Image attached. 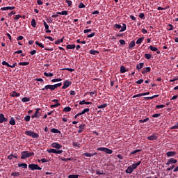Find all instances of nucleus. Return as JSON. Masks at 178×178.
<instances>
[{"label": "nucleus", "mask_w": 178, "mask_h": 178, "mask_svg": "<svg viewBox=\"0 0 178 178\" xmlns=\"http://www.w3.org/2000/svg\"><path fill=\"white\" fill-rule=\"evenodd\" d=\"M47 151L49 154H56V149H47Z\"/></svg>", "instance_id": "obj_26"}, {"label": "nucleus", "mask_w": 178, "mask_h": 178, "mask_svg": "<svg viewBox=\"0 0 178 178\" xmlns=\"http://www.w3.org/2000/svg\"><path fill=\"white\" fill-rule=\"evenodd\" d=\"M134 170H133L132 167L131 165H129L125 170V173H129V175H131V173H133Z\"/></svg>", "instance_id": "obj_16"}, {"label": "nucleus", "mask_w": 178, "mask_h": 178, "mask_svg": "<svg viewBox=\"0 0 178 178\" xmlns=\"http://www.w3.org/2000/svg\"><path fill=\"white\" fill-rule=\"evenodd\" d=\"M120 73H126V72H129V70L126 69L124 66H121L120 70Z\"/></svg>", "instance_id": "obj_21"}, {"label": "nucleus", "mask_w": 178, "mask_h": 178, "mask_svg": "<svg viewBox=\"0 0 178 178\" xmlns=\"http://www.w3.org/2000/svg\"><path fill=\"white\" fill-rule=\"evenodd\" d=\"M97 151H102L103 152H105L106 154H113V150L106 148V147H98Z\"/></svg>", "instance_id": "obj_4"}, {"label": "nucleus", "mask_w": 178, "mask_h": 178, "mask_svg": "<svg viewBox=\"0 0 178 178\" xmlns=\"http://www.w3.org/2000/svg\"><path fill=\"white\" fill-rule=\"evenodd\" d=\"M18 167L19 168H23L24 169H27V164L24 163H18Z\"/></svg>", "instance_id": "obj_24"}, {"label": "nucleus", "mask_w": 178, "mask_h": 178, "mask_svg": "<svg viewBox=\"0 0 178 178\" xmlns=\"http://www.w3.org/2000/svg\"><path fill=\"white\" fill-rule=\"evenodd\" d=\"M159 97V95H153L152 97H146V99H154V98H158Z\"/></svg>", "instance_id": "obj_35"}, {"label": "nucleus", "mask_w": 178, "mask_h": 178, "mask_svg": "<svg viewBox=\"0 0 178 178\" xmlns=\"http://www.w3.org/2000/svg\"><path fill=\"white\" fill-rule=\"evenodd\" d=\"M79 176H80V175H70L68 176V178H79Z\"/></svg>", "instance_id": "obj_47"}, {"label": "nucleus", "mask_w": 178, "mask_h": 178, "mask_svg": "<svg viewBox=\"0 0 178 178\" xmlns=\"http://www.w3.org/2000/svg\"><path fill=\"white\" fill-rule=\"evenodd\" d=\"M143 41H144V37L140 38L139 39H138L136 41V44L138 45H140V44H141L143 42Z\"/></svg>", "instance_id": "obj_32"}, {"label": "nucleus", "mask_w": 178, "mask_h": 178, "mask_svg": "<svg viewBox=\"0 0 178 178\" xmlns=\"http://www.w3.org/2000/svg\"><path fill=\"white\" fill-rule=\"evenodd\" d=\"M44 76H46V77H52V76H54V74L51 72H44Z\"/></svg>", "instance_id": "obj_39"}, {"label": "nucleus", "mask_w": 178, "mask_h": 178, "mask_svg": "<svg viewBox=\"0 0 178 178\" xmlns=\"http://www.w3.org/2000/svg\"><path fill=\"white\" fill-rule=\"evenodd\" d=\"M138 152H141V149H136L131 152V155H134V154H137Z\"/></svg>", "instance_id": "obj_53"}, {"label": "nucleus", "mask_w": 178, "mask_h": 178, "mask_svg": "<svg viewBox=\"0 0 178 178\" xmlns=\"http://www.w3.org/2000/svg\"><path fill=\"white\" fill-rule=\"evenodd\" d=\"M20 17H22V15H17L15 17H14V20H19L20 19Z\"/></svg>", "instance_id": "obj_62"}, {"label": "nucleus", "mask_w": 178, "mask_h": 178, "mask_svg": "<svg viewBox=\"0 0 178 178\" xmlns=\"http://www.w3.org/2000/svg\"><path fill=\"white\" fill-rule=\"evenodd\" d=\"M65 37H63L61 39H58L57 41L55 42L56 45H58L60 42H63Z\"/></svg>", "instance_id": "obj_34"}, {"label": "nucleus", "mask_w": 178, "mask_h": 178, "mask_svg": "<svg viewBox=\"0 0 178 178\" xmlns=\"http://www.w3.org/2000/svg\"><path fill=\"white\" fill-rule=\"evenodd\" d=\"M61 86H62V83H58L53 85V87L55 90L56 88H58V87H60Z\"/></svg>", "instance_id": "obj_46"}, {"label": "nucleus", "mask_w": 178, "mask_h": 178, "mask_svg": "<svg viewBox=\"0 0 178 178\" xmlns=\"http://www.w3.org/2000/svg\"><path fill=\"white\" fill-rule=\"evenodd\" d=\"M89 52L91 55H98V54H99V51L97 50H92V49L90 50Z\"/></svg>", "instance_id": "obj_25"}, {"label": "nucleus", "mask_w": 178, "mask_h": 178, "mask_svg": "<svg viewBox=\"0 0 178 178\" xmlns=\"http://www.w3.org/2000/svg\"><path fill=\"white\" fill-rule=\"evenodd\" d=\"M148 120H149V118H148L143 119V120H140L139 123H145L146 122H148Z\"/></svg>", "instance_id": "obj_44"}, {"label": "nucleus", "mask_w": 178, "mask_h": 178, "mask_svg": "<svg viewBox=\"0 0 178 178\" xmlns=\"http://www.w3.org/2000/svg\"><path fill=\"white\" fill-rule=\"evenodd\" d=\"M19 66H27L28 65H30V63L29 62H20L19 63Z\"/></svg>", "instance_id": "obj_36"}, {"label": "nucleus", "mask_w": 178, "mask_h": 178, "mask_svg": "<svg viewBox=\"0 0 178 178\" xmlns=\"http://www.w3.org/2000/svg\"><path fill=\"white\" fill-rule=\"evenodd\" d=\"M25 134L29 137H32V138H38L40 137L38 134L33 132L31 130L25 131Z\"/></svg>", "instance_id": "obj_2"}, {"label": "nucleus", "mask_w": 178, "mask_h": 178, "mask_svg": "<svg viewBox=\"0 0 178 178\" xmlns=\"http://www.w3.org/2000/svg\"><path fill=\"white\" fill-rule=\"evenodd\" d=\"M44 38H46V40H49L50 41H55V39L51 36H44Z\"/></svg>", "instance_id": "obj_52"}, {"label": "nucleus", "mask_w": 178, "mask_h": 178, "mask_svg": "<svg viewBox=\"0 0 178 178\" xmlns=\"http://www.w3.org/2000/svg\"><path fill=\"white\" fill-rule=\"evenodd\" d=\"M31 26H32V27H34V29H35L37 27V22H35V19H32V20H31Z\"/></svg>", "instance_id": "obj_29"}, {"label": "nucleus", "mask_w": 178, "mask_h": 178, "mask_svg": "<svg viewBox=\"0 0 178 178\" xmlns=\"http://www.w3.org/2000/svg\"><path fill=\"white\" fill-rule=\"evenodd\" d=\"M58 106H60V103H56L55 104H51L50 106V108H58Z\"/></svg>", "instance_id": "obj_40"}, {"label": "nucleus", "mask_w": 178, "mask_h": 178, "mask_svg": "<svg viewBox=\"0 0 178 178\" xmlns=\"http://www.w3.org/2000/svg\"><path fill=\"white\" fill-rule=\"evenodd\" d=\"M66 48L67 49H74L76 48V44H67Z\"/></svg>", "instance_id": "obj_23"}, {"label": "nucleus", "mask_w": 178, "mask_h": 178, "mask_svg": "<svg viewBox=\"0 0 178 178\" xmlns=\"http://www.w3.org/2000/svg\"><path fill=\"white\" fill-rule=\"evenodd\" d=\"M106 106H108V104H104L102 105H97L98 109H104V108H106Z\"/></svg>", "instance_id": "obj_30"}, {"label": "nucleus", "mask_w": 178, "mask_h": 178, "mask_svg": "<svg viewBox=\"0 0 178 178\" xmlns=\"http://www.w3.org/2000/svg\"><path fill=\"white\" fill-rule=\"evenodd\" d=\"M29 168L31 170H41V167H40L38 164H29Z\"/></svg>", "instance_id": "obj_5"}, {"label": "nucleus", "mask_w": 178, "mask_h": 178, "mask_svg": "<svg viewBox=\"0 0 178 178\" xmlns=\"http://www.w3.org/2000/svg\"><path fill=\"white\" fill-rule=\"evenodd\" d=\"M134 47H136V42L132 40L129 44V49H132Z\"/></svg>", "instance_id": "obj_19"}, {"label": "nucleus", "mask_w": 178, "mask_h": 178, "mask_svg": "<svg viewBox=\"0 0 178 178\" xmlns=\"http://www.w3.org/2000/svg\"><path fill=\"white\" fill-rule=\"evenodd\" d=\"M149 48L150 51H153V52H156L158 51V48L154 47V46H152V45H150L149 47Z\"/></svg>", "instance_id": "obj_33"}, {"label": "nucleus", "mask_w": 178, "mask_h": 178, "mask_svg": "<svg viewBox=\"0 0 178 178\" xmlns=\"http://www.w3.org/2000/svg\"><path fill=\"white\" fill-rule=\"evenodd\" d=\"M70 86H72V81L67 80L64 81L63 86L62 87L63 90H66Z\"/></svg>", "instance_id": "obj_8"}, {"label": "nucleus", "mask_w": 178, "mask_h": 178, "mask_svg": "<svg viewBox=\"0 0 178 178\" xmlns=\"http://www.w3.org/2000/svg\"><path fill=\"white\" fill-rule=\"evenodd\" d=\"M22 102H29L30 98H29V97H23L22 99Z\"/></svg>", "instance_id": "obj_45"}, {"label": "nucleus", "mask_w": 178, "mask_h": 178, "mask_svg": "<svg viewBox=\"0 0 178 178\" xmlns=\"http://www.w3.org/2000/svg\"><path fill=\"white\" fill-rule=\"evenodd\" d=\"M175 163H177V160L173 158H170L167 161L166 165H172V164H175Z\"/></svg>", "instance_id": "obj_10"}, {"label": "nucleus", "mask_w": 178, "mask_h": 178, "mask_svg": "<svg viewBox=\"0 0 178 178\" xmlns=\"http://www.w3.org/2000/svg\"><path fill=\"white\" fill-rule=\"evenodd\" d=\"M21 159H26V158H30L33 156L34 152H29V151H23L21 152Z\"/></svg>", "instance_id": "obj_1"}, {"label": "nucleus", "mask_w": 178, "mask_h": 178, "mask_svg": "<svg viewBox=\"0 0 178 178\" xmlns=\"http://www.w3.org/2000/svg\"><path fill=\"white\" fill-rule=\"evenodd\" d=\"M35 44L36 45H38V47H40V48H44V44L42 43H41V42H39L38 41H36L35 42Z\"/></svg>", "instance_id": "obj_38"}, {"label": "nucleus", "mask_w": 178, "mask_h": 178, "mask_svg": "<svg viewBox=\"0 0 178 178\" xmlns=\"http://www.w3.org/2000/svg\"><path fill=\"white\" fill-rule=\"evenodd\" d=\"M58 81H62V79L59 78V79H54L51 80V83H56Z\"/></svg>", "instance_id": "obj_48"}, {"label": "nucleus", "mask_w": 178, "mask_h": 178, "mask_svg": "<svg viewBox=\"0 0 178 178\" xmlns=\"http://www.w3.org/2000/svg\"><path fill=\"white\" fill-rule=\"evenodd\" d=\"M30 119H31V117H30V115H26L24 117L25 122H30Z\"/></svg>", "instance_id": "obj_50"}, {"label": "nucleus", "mask_w": 178, "mask_h": 178, "mask_svg": "<svg viewBox=\"0 0 178 178\" xmlns=\"http://www.w3.org/2000/svg\"><path fill=\"white\" fill-rule=\"evenodd\" d=\"M13 9H16V7L15 6L3 7L0 10H13Z\"/></svg>", "instance_id": "obj_14"}, {"label": "nucleus", "mask_w": 178, "mask_h": 178, "mask_svg": "<svg viewBox=\"0 0 178 178\" xmlns=\"http://www.w3.org/2000/svg\"><path fill=\"white\" fill-rule=\"evenodd\" d=\"M143 67H144V63H140L139 64H137L136 65V69L137 70H138V72H140V70H141V69Z\"/></svg>", "instance_id": "obj_18"}, {"label": "nucleus", "mask_w": 178, "mask_h": 178, "mask_svg": "<svg viewBox=\"0 0 178 178\" xmlns=\"http://www.w3.org/2000/svg\"><path fill=\"white\" fill-rule=\"evenodd\" d=\"M43 24H44V26L45 30H48V29H49V26L48 24H47V23L45 22V21H44V20H43Z\"/></svg>", "instance_id": "obj_49"}, {"label": "nucleus", "mask_w": 178, "mask_h": 178, "mask_svg": "<svg viewBox=\"0 0 178 178\" xmlns=\"http://www.w3.org/2000/svg\"><path fill=\"white\" fill-rule=\"evenodd\" d=\"M50 90V91H54V85H46L44 88L40 90V91H48Z\"/></svg>", "instance_id": "obj_6"}, {"label": "nucleus", "mask_w": 178, "mask_h": 178, "mask_svg": "<svg viewBox=\"0 0 178 178\" xmlns=\"http://www.w3.org/2000/svg\"><path fill=\"white\" fill-rule=\"evenodd\" d=\"M65 2L66 3H67L68 6H72V1L66 0Z\"/></svg>", "instance_id": "obj_63"}, {"label": "nucleus", "mask_w": 178, "mask_h": 178, "mask_svg": "<svg viewBox=\"0 0 178 178\" xmlns=\"http://www.w3.org/2000/svg\"><path fill=\"white\" fill-rule=\"evenodd\" d=\"M63 162H66L67 161H72V158H67V159H65V158H61L60 159Z\"/></svg>", "instance_id": "obj_58"}, {"label": "nucleus", "mask_w": 178, "mask_h": 178, "mask_svg": "<svg viewBox=\"0 0 178 178\" xmlns=\"http://www.w3.org/2000/svg\"><path fill=\"white\" fill-rule=\"evenodd\" d=\"M156 108L157 109H161V108H165V105H163V104L156 105Z\"/></svg>", "instance_id": "obj_60"}, {"label": "nucleus", "mask_w": 178, "mask_h": 178, "mask_svg": "<svg viewBox=\"0 0 178 178\" xmlns=\"http://www.w3.org/2000/svg\"><path fill=\"white\" fill-rule=\"evenodd\" d=\"M175 169V165H172L171 167L167 168V172H169L170 170H173Z\"/></svg>", "instance_id": "obj_61"}, {"label": "nucleus", "mask_w": 178, "mask_h": 178, "mask_svg": "<svg viewBox=\"0 0 178 178\" xmlns=\"http://www.w3.org/2000/svg\"><path fill=\"white\" fill-rule=\"evenodd\" d=\"M84 127H86L85 124H81V125H79L78 133H83V131H84Z\"/></svg>", "instance_id": "obj_15"}, {"label": "nucleus", "mask_w": 178, "mask_h": 178, "mask_svg": "<svg viewBox=\"0 0 178 178\" xmlns=\"http://www.w3.org/2000/svg\"><path fill=\"white\" fill-rule=\"evenodd\" d=\"M73 147H77L78 148H80V147H81V145H80V143H77V142H74L72 143Z\"/></svg>", "instance_id": "obj_42"}, {"label": "nucleus", "mask_w": 178, "mask_h": 178, "mask_svg": "<svg viewBox=\"0 0 178 178\" xmlns=\"http://www.w3.org/2000/svg\"><path fill=\"white\" fill-rule=\"evenodd\" d=\"M144 56L147 60H149V59H151V58H152V54H145Z\"/></svg>", "instance_id": "obj_37"}, {"label": "nucleus", "mask_w": 178, "mask_h": 178, "mask_svg": "<svg viewBox=\"0 0 178 178\" xmlns=\"http://www.w3.org/2000/svg\"><path fill=\"white\" fill-rule=\"evenodd\" d=\"M139 17L142 19V20H145V15L143 13H140L139 14Z\"/></svg>", "instance_id": "obj_41"}, {"label": "nucleus", "mask_w": 178, "mask_h": 178, "mask_svg": "<svg viewBox=\"0 0 178 178\" xmlns=\"http://www.w3.org/2000/svg\"><path fill=\"white\" fill-rule=\"evenodd\" d=\"M51 147L52 148H56V149H60L63 146L58 143L55 142L51 144Z\"/></svg>", "instance_id": "obj_9"}, {"label": "nucleus", "mask_w": 178, "mask_h": 178, "mask_svg": "<svg viewBox=\"0 0 178 178\" xmlns=\"http://www.w3.org/2000/svg\"><path fill=\"white\" fill-rule=\"evenodd\" d=\"M87 112H90V108H85L83 109L81 113H82V115H84L85 113H87Z\"/></svg>", "instance_id": "obj_54"}, {"label": "nucleus", "mask_w": 178, "mask_h": 178, "mask_svg": "<svg viewBox=\"0 0 178 178\" xmlns=\"http://www.w3.org/2000/svg\"><path fill=\"white\" fill-rule=\"evenodd\" d=\"M166 155L168 158H170V156H176V152H168Z\"/></svg>", "instance_id": "obj_17"}, {"label": "nucleus", "mask_w": 178, "mask_h": 178, "mask_svg": "<svg viewBox=\"0 0 178 178\" xmlns=\"http://www.w3.org/2000/svg\"><path fill=\"white\" fill-rule=\"evenodd\" d=\"M114 29H121L120 31V33H123V31H126V29H127V26L126 24H122V25L115 24L113 25Z\"/></svg>", "instance_id": "obj_3"}, {"label": "nucleus", "mask_w": 178, "mask_h": 178, "mask_svg": "<svg viewBox=\"0 0 178 178\" xmlns=\"http://www.w3.org/2000/svg\"><path fill=\"white\" fill-rule=\"evenodd\" d=\"M4 122H8V118H5L3 113L0 114V123H3Z\"/></svg>", "instance_id": "obj_13"}, {"label": "nucleus", "mask_w": 178, "mask_h": 178, "mask_svg": "<svg viewBox=\"0 0 178 178\" xmlns=\"http://www.w3.org/2000/svg\"><path fill=\"white\" fill-rule=\"evenodd\" d=\"M41 116V114H40V108H36V111L33 115L31 116L32 119H34L35 118H40Z\"/></svg>", "instance_id": "obj_11"}, {"label": "nucleus", "mask_w": 178, "mask_h": 178, "mask_svg": "<svg viewBox=\"0 0 178 178\" xmlns=\"http://www.w3.org/2000/svg\"><path fill=\"white\" fill-rule=\"evenodd\" d=\"M79 9H83V8H86V5H84V3H80L79 4Z\"/></svg>", "instance_id": "obj_57"}, {"label": "nucleus", "mask_w": 178, "mask_h": 178, "mask_svg": "<svg viewBox=\"0 0 178 178\" xmlns=\"http://www.w3.org/2000/svg\"><path fill=\"white\" fill-rule=\"evenodd\" d=\"M11 176H13V177H19L20 176V172H12Z\"/></svg>", "instance_id": "obj_27"}, {"label": "nucleus", "mask_w": 178, "mask_h": 178, "mask_svg": "<svg viewBox=\"0 0 178 178\" xmlns=\"http://www.w3.org/2000/svg\"><path fill=\"white\" fill-rule=\"evenodd\" d=\"M9 124L11 125V126H15V124H16V121L15 120V118L13 117H12L10 118V120L9 122Z\"/></svg>", "instance_id": "obj_22"}, {"label": "nucleus", "mask_w": 178, "mask_h": 178, "mask_svg": "<svg viewBox=\"0 0 178 178\" xmlns=\"http://www.w3.org/2000/svg\"><path fill=\"white\" fill-rule=\"evenodd\" d=\"M96 174L97 175H105V172L104 171H99V170H96Z\"/></svg>", "instance_id": "obj_59"}, {"label": "nucleus", "mask_w": 178, "mask_h": 178, "mask_svg": "<svg viewBox=\"0 0 178 178\" xmlns=\"http://www.w3.org/2000/svg\"><path fill=\"white\" fill-rule=\"evenodd\" d=\"M119 42L121 45H126V41L124 40L121 39L119 40Z\"/></svg>", "instance_id": "obj_56"}, {"label": "nucleus", "mask_w": 178, "mask_h": 178, "mask_svg": "<svg viewBox=\"0 0 178 178\" xmlns=\"http://www.w3.org/2000/svg\"><path fill=\"white\" fill-rule=\"evenodd\" d=\"M63 16H67L69 15V13L67 10H63L60 13Z\"/></svg>", "instance_id": "obj_51"}, {"label": "nucleus", "mask_w": 178, "mask_h": 178, "mask_svg": "<svg viewBox=\"0 0 178 178\" xmlns=\"http://www.w3.org/2000/svg\"><path fill=\"white\" fill-rule=\"evenodd\" d=\"M2 65L3 66H7L8 67H10V65H9L6 61H3Z\"/></svg>", "instance_id": "obj_55"}, {"label": "nucleus", "mask_w": 178, "mask_h": 178, "mask_svg": "<svg viewBox=\"0 0 178 178\" xmlns=\"http://www.w3.org/2000/svg\"><path fill=\"white\" fill-rule=\"evenodd\" d=\"M11 97H20V93H17L16 92V91H13V94L10 95Z\"/></svg>", "instance_id": "obj_31"}, {"label": "nucleus", "mask_w": 178, "mask_h": 178, "mask_svg": "<svg viewBox=\"0 0 178 178\" xmlns=\"http://www.w3.org/2000/svg\"><path fill=\"white\" fill-rule=\"evenodd\" d=\"M161 116V113H157V114H153L152 118H159Z\"/></svg>", "instance_id": "obj_64"}, {"label": "nucleus", "mask_w": 178, "mask_h": 178, "mask_svg": "<svg viewBox=\"0 0 178 178\" xmlns=\"http://www.w3.org/2000/svg\"><path fill=\"white\" fill-rule=\"evenodd\" d=\"M148 72H151L150 67H145V69L142 71V74H145V73H148Z\"/></svg>", "instance_id": "obj_20"}, {"label": "nucleus", "mask_w": 178, "mask_h": 178, "mask_svg": "<svg viewBox=\"0 0 178 178\" xmlns=\"http://www.w3.org/2000/svg\"><path fill=\"white\" fill-rule=\"evenodd\" d=\"M158 137H159L158 134L157 133H154L152 135H151L150 136H148L147 138L149 141H154L155 140H158Z\"/></svg>", "instance_id": "obj_7"}, {"label": "nucleus", "mask_w": 178, "mask_h": 178, "mask_svg": "<svg viewBox=\"0 0 178 178\" xmlns=\"http://www.w3.org/2000/svg\"><path fill=\"white\" fill-rule=\"evenodd\" d=\"M51 133H55V134H60V131L55 129V128H53L51 129Z\"/></svg>", "instance_id": "obj_28"}, {"label": "nucleus", "mask_w": 178, "mask_h": 178, "mask_svg": "<svg viewBox=\"0 0 178 178\" xmlns=\"http://www.w3.org/2000/svg\"><path fill=\"white\" fill-rule=\"evenodd\" d=\"M82 155L83 156H87L88 158H91L92 156H94L97 155V152H95V153L86 152V153H83Z\"/></svg>", "instance_id": "obj_12"}, {"label": "nucleus", "mask_w": 178, "mask_h": 178, "mask_svg": "<svg viewBox=\"0 0 178 178\" xmlns=\"http://www.w3.org/2000/svg\"><path fill=\"white\" fill-rule=\"evenodd\" d=\"M70 111H72V108L69 106H67V107L64 108V109H63V112H65V113L70 112Z\"/></svg>", "instance_id": "obj_43"}]
</instances>
